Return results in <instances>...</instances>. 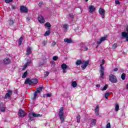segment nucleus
Wrapping results in <instances>:
<instances>
[{
	"label": "nucleus",
	"instance_id": "1",
	"mask_svg": "<svg viewBox=\"0 0 128 128\" xmlns=\"http://www.w3.org/2000/svg\"><path fill=\"white\" fill-rule=\"evenodd\" d=\"M38 82V81L36 78H34L31 80L30 78H28L24 82L25 84H28L29 86H34V84H36Z\"/></svg>",
	"mask_w": 128,
	"mask_h": 128
},
{
	"label": "nucleus",
	"instance_id": "2",
	"mask_svg": "<svg viewBox=\"0 0 128 128\" xmlns=\"http://www.w3.org/2000/svg\"><path fill=\"white\" fill-rule=\"evenodd\" d=\"M58 116L60 118V120H61L62 124L64 122V118L66 117L64 116V107H61L59 112H58Z\"/></svg>",
	"mask_w": 128,
	"mask_h": 128
},
{
	"label": "nucleus",
	"instance_id": "3",
	"mask_svg": "<svg viewBox=\"0 0 128 128\" xmlns=\"http://www.w3.org/2000/svg\"><path fill=\"white\" fill-rule=\"evenodd\" d=\"M106 61H104V60H102V63L100 64V78H104V64H105Z\"/></svg>",
	"mask_w": 128,
	"mask_h": 128
},
{
	"label": "nucleus",
	"instance_id": "4",
	"mask_svg": "<svg viewBox=\"0 0 128 128\" xmlns=\"http://www.w3.org/2000/svg\"><path fill=\"white\" fill-rule=\"evenodd\" d=\"M109 78V80H110L111 82H112L113 84L118 82V80L116 79V76L111 74L110 75Z\"/></svg>",
	"mask_w": 128,
	"mask_h": 128
},
{
	"label": "nucleus",
	"instance_id": "5",
	"mask_svg": "<svg viewBox=\"0 0 128 128\" xmlns=\"http://www.w3.org/2000/svg\"><path fill=\"white\" fill-rule=\"evenodd\" d=\"M99 14H100L102 18H104L106 14V10L102 8H100L99 10Z\"/></svg>",
	"mask_w": 128,
	"mask_h": 128
},
{
	"label": "nucleus",
	"instance_id": "6",
	"mask_svg": "<svg viewBox=\"0 0 128 128\" xmlns=\"http://www.w3.org/2000/svg\"><path fill=\"white\" fill-rule=\"evenodd\" d=\"M88 64H90V62L88 60L87 61H83L82 62V65L81 66L82 68V70H84L88 66Z\"/></svg>",
	"mask_w": 128,
	"mask_h": 128
},
{
	"label": "nucleus",
	"instance_id": "7",
	"mask_svg": "<svg viewBox=\"0 0 128 128\" xmlns=\"http://www.w3.org/2000/svg\"><path fill=\"white\" fill-rule=\"evenodd\" d=\"M12 91L9 90L8 91V93H6L4 96V98H10V96H12Z\"/></svg>",
	"mask_w": 128,
	"mask_h": 128
},
{
	"label": "nucleus",
	"instance_id": "8",
	"mask_svg": "<svg viewBox=\"0 0 128 128\" xmlns=\"http://www.w3.org/2000/svg\"><path fill=\"white\" fill-rule=\"evenodd\" d=\"M96 119H92L90 120V128H92V126H96Z\"/></svg>",
	"mask_w": 128,
	"mask_h": 128
},
{
	"label": "nucleus",
	"instance_id": "9",
	"mask_svg": "<svg viewBox=\"0 0 128 128\" xmlns=\"http://www.w3.org/2000/svg\"><path fill=\"white\" fill-rule=\"evenodd\" d=\"M127 33L126 32H122V36L124 38H126V40L128 42V27L126 28Z\"/></svg>",
	"mask_w": 128,
	"mask_h": 128
},
{
	"label": "nucleus",
	"instance_id": "10",
	"mask_svg": "<svg viewBox=\"0 0 128 128\" xmlns=\"http://www.w3.org/2000/svg\"><path fill=\"white\" fill-rule=\"evenodd\" d=\"M20 10L21 12H28V8L24 6H21L20 7Z\"/></svg>",
	"mask_w": 128,
	"mask_h": 128
},
{
	"label": "nucleus",
	"instance_id": "11",
	"mask_svg": "<svg viewBox=\"0 0 128 128\" xmlns=\"http://www.w3.org/2000/svg\"><path fill=\"white\" fill-rule=\"evenodd\" d=\"M38 20L40 22V24H44V17L42 16H38Z\"/></svg>",
	"mask_w": 128,
	"mask_h": 128
},
{
	"label": "nucleus",
	"instance_id": "12",
	"mask_svg": "<svg viewBox=\"0 0 128 128\" xmlns=\"http://www.w3.org/2000/svg\"><path fill=\"white\" fill-rule=\"evenodd\" d=\"M106 40V36L102 37L100 40L97 41L96 44H100L102 42H104V40Z\"/></svg>",
	"mask_w": 128,
	"mask_h": 128
},
{
	"label": "nucleus",
	"instance_id": "13",
	"mask_svg": "<svg viewBox=\"0 0 128 128\" xmlns=\"http://www.w3.org/2000/svg\"><path fill=\"white\" fill-rule=\"evenodd\" d=\"M4 63L5 64H10V59L8 58H6L4 60Z\"/></svg>",
	"mask_w": 128,
	"mask_h": 128
},
{
	"label": "nucleus",
	"instance_id": "14",
	"mask_svg": "<svg viewBox=\"0 0 128 128\" xmlns=\"http://www.w3.org/2000/svg\"><path fill=\"white\" fill-rule=\"evenodd\" d=\"M18 114L20 118H24V116H26V114H24V110H19Z\"/></svg>",
	"mask_w": 128,
	"mask_h": 128
},
{
	"label": "nucleus",
	"instance_id": "15",
	"mask_svg": "<svg viewBox=\"0 0 128 128\" xmlns=\"http://www.w3.org/2000/svg\"><path fill=\"white\" fill-rule=\"evenodd\" d=\"M89 10L90 14H92V12L96 10V8H94V6H89Z\"/></svg>",
	"mask_w": 128,
	"mask_h": 128
},
{
	"label": "nucleus",
	"instance_id": "16",
	"mask_svg": "<svg viewBox=\"0 0 128 128\" xmlns=\"http://www.w3.org/2000/svg\"><path fill=\"white\" fill-rule=\"evenodd\" d=\"M100 106H96L95 108V112L97 116H100Z\"/></svg>",
	"mask_w": 128,
	"mask_h": 128
},
{
	"label": "nucleus",
	"instance_id": "17",
	"mask_svg": "<svg viewBox=\"0 0 128 128\" xmlns=\"http://www.w3.org/2000/svg\"><path fill=\"white\" fill-rule=\"evenodd\" d=\"M30 62H28L22 68V70H24L28 66H30Z\"/></svg>",
	"mask_w": 128,
	"mask_h": 128
},
{
	"label": "nucleus",
	"instance_id": "18",
	"mask_svg": "<svg viewBox=\"0 0 128 128\" xmlns=\"http://www.w3.org/2000/svg\"><path fill=\"white\" fill-rule=\"evenodd\" d=\"M32 54V48L30 47H28L26 50V54L27 56H30Z\"/></svg>",
	"mask_w": 128,
	"mask_h": 128
},
{
	"label": "nucleus",
	"instance_id": "19",
	"mask_svg": "<svg viewBox=\"0 0 128 128\" xmlns=\"http://www.w3.org/2000/svg\"><path fill=\"white\" fill-rule=\"evenodd\" d=\"M32 115L34 116V118H40V116H42L40 114H36L34 112L32 113Z\"/></svg>",
	"mask_w": 128,
	"mask_h": 128
},
{
	"label": "nucleus",
	"instance_id": "20",
	"mask_svg": "<svg viewBox=\"0 0 128 128\" xmlns=\"http://www.w3.org/2000/svg\"><path fill=\"white\" fill-rule=\"evenodd\" d=\"M64 42H67V44H72V40L70 38H64Z\"/></svg>",
	"mask_w": 128,
	"mask_h": 128
},
{
	"label": "nucleus",
	"instance_id": "21",
	"mask_svg": "<svg viewBox=\"0 0 128 128\" xmlns=\"http://www.w3.org/2000/svg\"><path fill=\"white\" fill-rule=\"evenodd\" d=\"M22 40H24V36H22L18 40L19 46L22 45Z\"/></svg>",
	"mask_w": 128,
	"mask_h": 128
},
{
	"label": "nucleus",
	"instance_id": "22",
	"mask_svg": "<svg viewBox=\"0 0 128 128\" xmlns=\"http://www.w3.org/2000/svg\"><path fill=\"white\" fill-rule=\"evenodd\" d=\"M49 30L46 31L44 34L45 36H50V29L48 28Z\"/></svg>",
	"mask_w": 128,
	"mask_h": 128
},
{
	"label": "nucleus",
	"instance_id": "23",
	"mask_svg": "<svg viewBox=\"0 0 128 128\" xmlns=\"http://www.w3.org/2000/svg\"><path fill=\"white\" fill-rule=\"evenodd\" d=\"M61 68L62 70H66L68 68V66H66V64H62Z\"/></svg>",
	"mask_w": 128,
	"mask_h": 128
},
{
	"label": "nucleus",
	"instance_id": "24",
	"mask_svg": "<svg viewBox=\"0 0 128 128\" xmlns=\"http://www.w3.org/2000/svg\"><path fill=\"white\" fill-rule=\"evenodd\" d=\"M6 108L4 106H1L0 107V110L2 112H6Z\"/></svg>",
	"mask_w": 128,
	"mask_h": 128
},
{
	"label": "nucleus",
	"instance_id": "25",
	"mask_svg": "<svg viewBox=\"0 0 128 128\" xmlns=\"http://www.w3.org/2000/svg\"><path fill=\"white\" fill-rule=\"evenodd\" d=\"M118 110H120V106L118 104H116L115 106V110L116 112H118Z\"/></svg>",
	"mask_w": 128,
	"mask_h": 128
},
{
	"label": "nucleus",
	"instance_id": "26",
	"mask_svg": "<svg viewBox=\"0 0 128 128\" xmlns=\"http://www.w3.org/2000/svg\"><path fill=\"white\" fill-rule=\"evenodd\" d=\"M28 76V71H26L24 74L22 76V78H26V76Z\"/></svg>",
	"mask_w": 128,
	"mask_h": 128
},
{
	"label": "nucleus",
	"instance_id": "27",
	"mask_svg": "<svg viewBox=\"0 0 128 128\" xmlns=\"http://www.w3.org/2000/svg\"><path fill=\"white\" fill-rule=\"evenodd\" d=\"M72 86L74 87V88H76V86H78V84H76V81L73 82L72 83Z\"/></svg>",
	"mask_w": 128,
	"mask_h": 128
},
{
	"label": "nucleus",
	"instance_id": "28",
	"mask_svg": "<svg viewBox=\"0 0 128 128\" xmlns=\"http://www.w3.org/2000/svg\"><path fill=\"white\" fill-rule=\"evenodd\" d=\"M62 28H64V30H68V25L67 24H64L62 26Z\"/></svg>",
	"mask_w": 128,
	"mask_h": 128
},
{
	"label": "nucleus",
	"instance_id": "29",
	"mask_svg": "<svg viewBox=\"0 0 128 128\" xmlns=\"http://www.w3.org/2000/svg\"><path fill=\"white\" fill-rule=\"evenodd\" d=\"M42 88H44L42 87H40L39 88H37L36 92L40 94V92L42 90Z\"/></svg>",
	"mask_w": 128,
	"mask_h": 128
},
{
	"label": "nucleus",
	"instance_id": "30",
	"mask_svg": "<svg viewBox=\"0 0 128 128\" xmlns=\"http://www.w3.org/2000/svg\"><path fill=\"white\" fill-rule=\"evenodd\" d=\"M82 64V60H78L76 62V64L77 66H80V64Z\"/></svg>",
	"mask_w": 128,
	"mask_h": 128
},
{
	"label": "nucleus",
	"instance_id": "31",
	"mask_svg": "<svg viewBox=\"0 0 128 128\" xmlns=\"http://www.w3.org/2000/svg\"><path fill=\"white\" fill-rule=\"evenodd\" d=\"M77 122H80V116L78 114L76 116Z\"/></svg>",
	"mask_w": 128,
	"mask_h": 128
},
{
	"label": "nucleus",
	"instance_id": "32",
	"mask_svg": "<svg viewBox=\"0 0 128 128\" xmlns=\"http://www.w3.org/2000/svg\"><path fill=\"white\" fill-rule=\"evenodd\" d=\"M121 78L123 80H126V74L124 73L122 74Z\"/></svg>",
	"mask_w": 128,
	"mask_h": 128
},
{
	"label": "nucleus",
	"instance_id": "33",
	"mask_svg": "<svg viewBox=\"0 0 128 128\" xmlns=\"http://www.w3.org/2000/svg\"><path fill=\"white\" fill-rule=\"evenodd\" d=\"M108 84H106L104 87L102 89V90L104 92V90H108Z\"/></svg>",
	"mask_w": 128,
	"mask_h": 128
},
{
	"label": "nucleus",
	"instance_id": "34",
	"mask_svg": "<svg viewBox=\"0 0 128 128\" xmlns=\"http://www.w3.org/2000/svg\"><path fill=\"white\" fill-rule=\"evenodd\" d=\"M45 26L47 28H50V26H52V25H50V22H46L45 24Z\"/></svg>",
	"mask_w": 128,
	"mask_h": 128
},
{
	"label": "nucleus",
	"instance_id": "35",
	"mask_svg": "<svg viewBox=\"0 0 128 128\" xmlns=\"http://www.w3.org/2000/svg\"><path fill=\"white\" fill-rule=\"evenodd\" d=\"M8 24L10 26H12V24H14V20H8Z\"/></svg>",
	"mask_w": 128,
	"mask_h": 128
},
{
	"label": "nucleus",
	"instance_id": "36",
	"mask_svg": "<svg viewBox=\"0 0 128 128\" xmlns=\"http://www.w3.org/2000/svg\"><path fill=\"white\" fill-rule=\"evenodd\" d=\"M38 97V92H35L34 94V100H36Z\"/></svg>",
	"mask_w": 128,
	"mask_h": 128
},
{
	"label": "nucleus",
	"instance_id": "37",
	"mask_svg": "<svg viewBox=\"0 0 128 128\" xmlns=\"http://www.w3.org/2000/svg\"><path fill=\"white\" fill-rule=\"evenodd\" d=\"M108 96H110V92H107L105 94V98H106V100H108Z\"/></svg>",
	"mask_w": 128,
	"mask_h": 128
},
{
	"label": "nucleus",
	"instance_id": "38",
	"mask_svg": "<svg viewBox=\"0 0 128 128\" xmlns=\"http://www.w3.org/2000/svg\"><path fill=\"white\" fill-rule=\"evenodd\" d=\"M12 2V0H5L6 4H10V2Z\"/></svg>",
	"mask_w": 128,
	"mask_h": 128
},
{
	"label": "nucleus",
	"instance_id": "39",
	"mask_svg": "<svg viewBox=\"0 0 128 128\" xmlns=\"http://www.w3.org/2000/svg\"><path fill=\"white\" fill-rule=\"evenodd\" d=\"M50 74V72H44V76H48Z\"/></svg>",
	"mask_w": 128,
	"mask_h": 128
},
{
	"label": "nucleus",
	"instance_id": "40",
	"mask_svg": "<svg viewBox=\"0 0 128 128\" xmlns=\"http://www.w3.org/2000/svg\"><path fill=\"white\" fill-rule=\"evenodd\" d=\"M58 56H54L53 57V60H58Z\"/></svg>",
	"mask_w": 128,
	"mask_h": 128
},
{
	"label": "nucleus",
	"instance_id": "41",
	"mask_svg": "<svg viewBox=\"0 0 128 128\" xmlns=\"http://www.w3.org/2000/svg\"><path fill=\"white\" fill-rule=\"evenodd\" d=\"M106 128H110V123L108 122L106 126Z\"/></svg>",
	"mask_w": 128,
	"mask_h": 128
},
{
	"label": "nucleus",
	"instance_id": "42",
	"mask_svg": "<svg viewBox=\"0 0 128 128\" xmlns=\"http://www.w3.org/2000/svg\"><path fill=\"white\" fill-rule=\"evenodd\" d=\"M117 46L116 44H114L112 46V48H114H114H116Z\"/></svg>",
	"mask_w": 128,
	"mask_h": 128
},
{
	"label": "nucleus",
	"instance_id": "43",
	"mask_svg": "<svg viewBox=\"0 0 128 128\" xmlns=\"http://www.w3.org/2000/svg\"><path fill=\"white\" fill-rule=\"evenodd\" d=\"M46 96L47 98H50V96H52V94L48 93L46 94Z\"/></svg>",
	"mask_w": 128,
	"mask_h": 128
},
{
	"label": "nucleus",
	"instance_id": "44",
	"mask_svg": "<svg viewBox=\"0 0 128 128\" xmlns=\"http://www.w3.org/2000/svg\"><path fill=\"white\" fill-rule=\"evenodd\" d=\"M115 4H120V1L116 0L115 1Z\"/></svg>",
	"mask_w": 128,
	"mask_h": 128
},
{
	"label": "nucleus",
	"instance_id": "45",
	"mask_svg": "<svg viewBox=\"0 0 128 128\" xmlns=\"http://www.w3.org/2000/svg\"><path fill=\"white\" fill-rule=\"evenodd\" d=\"M56 43L55 42H53L52 43V46H56Z\"/></svg>",
	"mask_w": 128,
	"mask_h": 128
},
{
	"label": "nucleus",
	"instance_id": "46",
	"mask_svg": "<svg viewBox=\"0 0 128 128\" xmlns=\"http://www.w3.org/2000/svg\"><path fill=\"white\" fill-rule=\"evenodd\" d=\"M12 8H13V10H16V6H14V5H12Z\"/></svg>",
	"mask_w": 128,
	"mask_h": 128
},
{
	"label": "nucleus",
	"instance_id": "47",
	"mask_svg": "<svg viewBox=\"0 0 128 128\" xmlns=\"http://www.w3.org/2000/svg\"><path fill=\"white\" fill-rule=\"evenodd\" d=\"M70 17L72 18H74V16L73 14H70Z\"/></svg>",
	"mask_w": 128,
	"mask_h": 128
},
{
	"label": "nucleus",
	"instance_id": "48",
	"mask_svg": "<svg viewBox=\"0 0 128 128\" xmlns=\"http://www.w3.org/2000/svg\"><path fill=\"white\" fill-rule=\"evenodd\" d=\"M66 69H63V72L64 74H66Z\"/></svg>",
	"mask_w": 128,
	"mask_h": 128
},
{
	"label": "nucleus",
	"instance_id": "49",
	"mask_svg": "<svg viewBox=\"0 0 128 128\" xmlns=\"http://www.w3.org/2000/svg\"><path fill=\"white\" fill-rule=\"evenodd\" d=\"M96 88H100V84H96Z\"/></svg>",
	"mask_w": 128,
	"mask_h": 128
},
{
	"label": "nucleus",
	"instance_id": "50",
	"mask_svg": "<svg viewBox=\"0 0 128 128\" xmlns=\"http://www.w3.org/2000/svg\"><path fill=\"white\" fill-rule=\"evenodd\" d=\"M84 48V50H88V47H85Z\"/></svg>",
	"mask_w": 128,
	"mask_h": 128
},
{
	"label": "nucleus",
	"instance_id": "51",
	"mask_svg": "<svg viewBox=\"0 0 128 128\" xmlns=\"http://www.w3.org/2000/svg\"><path fill=\"white\" fill-rule=\"evenodd\" d=\"M118 68H115L114 70V72H118Z\"/></svg>",
	"mask_w": 128,
	"mask_h": 128
},
{
	"label": "nucleus",
	"instance_id": "52",
	"mask_svg": "<svg viewBox=\"0 0 128 128\" xmlns=\"http://www.w3.org/2000/svg\"><path fill=\"white\" fill-rule=\"evenodd\" d=\"M29 118L30 120H32V117L30 116H29Z\"/></svg>",
	"mask_w": 128,
	"mask_h": 128
},
{
	"label": "nucleus",
	"instance_id": "53",
	"mask_svg": "<svg viewBox=\"0 0 128 128\" xmlns=\"http://www.w3.org/2000/svg\"><path fill=\"white\" fill-rule=\"evenodd\" d=\"M38 6H42V2H40Z\"/></svg>",
	"mask_w": 128,
	"mask_h": 128
},
{
	"label": "nucleus",
	"instance_id": "54",
	"mask_svg": "<svg viewBox=\"0 0 128 128\" xmlns=\"http://www.w3.org/2000/svg\"><path fill=\"white\" fill-rule=\"evenodd\" d=\"M86 2H88V0H85Z\"/></svg>",
	"mask_w": 128,
	"mask_h": 128
},
{
	"label": "nucleus",
	"instance_id": "55",
	"mask_svg": "<svg viewBox=\"0 0 128 128\" xmlns=\"http://www.w3.org/2000/svg\"><path fill=\"white\" fill-rule=\"evenodd\" d=\"M27 20H30V19H27Z\"/></svg>",
	"mask_w": 128,
	"mask_h": 128
}]
</instances>
